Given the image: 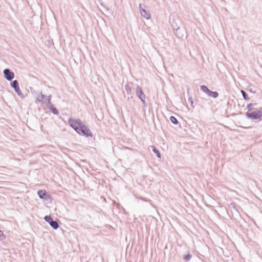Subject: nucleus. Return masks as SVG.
I'll return each mask as SVG.
<instances>
[{
  "label": "nucleus",
  "instance_id": "7",
  "mask_svg": "<svg viewBox=\"0 0 262 262\" xmlns=\"http://www.w3.org/2000/svg\"><path fill=\"white\" fill-rule=\"evenodd\" d=\"M38 197L42 200L49 201L52 199L51 196L45 189H41L37 191Z\"/></svg>",
  "mask_w": 262,
  "mask_h": 262
},
{
  "label": "nucleus",
  "instance_id": "15",
  "mask_svg": "<svg viewBox=\"0 0 262 262\" xmlns=\"http://www.w3.org/2000/svg\"><path fill=\"white\" fill-rule=\"evenodd\" d=\"M229 206L231 208L233 209L236 212H239L238 208H240V207L236 205L235 203H231Z\"/></svg>",
  "mask_w": 262,
  "mask_h": 262
},
{
  "label": "nucleus",
  "instance_id": "14",
  "mask_svg": "<svg viewBox=\"0 0 262 262\" xmlns=\"http://www.w3.org/2000/svg\"><path fill=\"white\" fill-rule=\"evenodd\" d=\"M177 20L179 21V19H173L172 21H170V25L172 27L173 31L176 30V29L179 27L177 23Z\"/></svg>",
  "mask_w": 262,
  "mask_h": 262
},
{
  "label": "nucleus",
  "instance_id": "22",
  "mask_svg": "<svg viewBox=\"0 0 262 262\" xmlns=\"http://www.w3.org/2000/svg\"><path fill=\"white\" fill-rule=\"evenodd\" d=\"M49 97H50V102H51V98H52V96L51 95L48 96H46L45 99H44V100L47 102V105L49 104V99H48L49 98H48Z\"/></svg>",
  "mask_w": 262,
  "mask_h": 262
},
{
  "label": "nucleus",
  "instance_id": "21",
  "mask_svg": "<svg viewBox=\"0 0 262 262\" xmlns=\"http://www.w3.org/2000/svg\"><path fill=\"white\" fill-rule=\"evenodd\" d=\"M97 1L106 11L109 10V8L104 5L102 0H97Z\"/></svg>",
  "mask_w": 262,
  "mask_h": 262
},
{
  "label": "nucleus",
  "instance_id": "26",
  "mask_svg": "<svg viewBox=\"0 0 262 262\" xmlns=\"http://www.w3.org/2000/svg\"><path fill=\"white\" fill-rule=\"evenodd\" d=\"M249 91H250V92H252V93H255V92L253 91L252 90V89H249Z\"/></svg>",
  "mask_w": 262,
  "mask_h": 262
},
{
  "label": "nucleus",
  "instance_id": "13",
  "mask_svg": "<svg viewBox=\"0 0 262 262\" xmlns=\"http://www.w3.org/2000/svg\"><path fill=\"white\" fill-rule=\"evenodd\" d=\"M151 147L152 148V150L153 152L156 154V156L158 158L161 159V153L160 152V151L154 146H151Z\"/></svg>",
  "mask_w": 262,
  "mask_h": 262
},
{
  "label": "nucleus",
  "instance_id": "3",
  "mask_svg": "<svg viewBox=\"0 0 262 262\" xmlns=\"http://www.w3.org/2000/svg\"><path fill=\"white\" fill-rule=\"evenodd\" d=\"M44 220L47 222L54 229H57L59 227V221L58 219L53 220L50 215H46L44 217Z\"/></svg>",
  "mask_w": 262,
  "mask_h": 262
},
{
  "label": "nucleus",
  "instance_id": "12",
  "mask_svg": "<svg viewBox=\"0 0 262 262\" xmlns=\"http://www.w3.org/2000/svg\"><path fill=\"white\" fill-rule=\"evenodd\" d=\"M174 32L176 35L179 38H182L184 36V34L183 33L181 32L180 27H178L176 29V30L174 31Z\"/></svg>",
  "mask_w": 262,
  "mask_h": 262
},
{
  "label": "nucleus",
  "instance_id": "9",
  "mask_svg": "<svg viewBox=\"0 0 262 262\" xmlns=\"http://www.w3.org/2000/svg\"><path fill=\"white\" fill-rule=\"evenodd\" d=\"M136 92L137 96L140 100L145 99V95L144 94L143 91L140 86L137 85Z\"/></svg>",
  "mask_w": 262,
  "mask_h": 262
},
{
  "label": "nucleus",
  "instance_id": "5",
  "mask_svg": "<svg viewBox=\"0 0 262 262\" xmlns=\"http://www.w3.org/2000/svg\"><path fill=\"white\" fill-rule=\"evenodd\" d=\"M10 85L14 89L18 96H19L21 98H24L25 96L19 88V83L17 80L12 81L10 82Z\"/></svg>",
  "mask_w": 262,
  "mask_h": 262
},
{
  "label": "nucleus",
  "instance_id": "10",
  "mask_svg": "<svg viewBox=\"0 0 262 262\" xmlns=\"http://www.w3.org/2000/svg\"><path fill=\"white\" fill-rule=\"evenodd\" d=\"M49 99V104L47 105V107L50 110V111L54 115H58L59 114V111L55 107V106L50 102V97L48 98Z\"/></svg>",
  "mask_w": 262,
  "mask_h": 262
},
{
  "label": "nucleus",
  "instance_id": "18",
  "mask_svg": "<svg viewBox=\"0 0 262 262\" xmlns=\"http://www.w3.org/2000/svg\"><path fill=\"white\" fill-rule=\"evenodd\" d=\"M241 93L242 94V96L245 100L247 101V100H249L250 99V98L249 97L248 94L245 91L241 90Z\"/></svg>",
  "mask_w": 262,
  "mask_h": 262
},
{
  "label": "nucleus",
  "instance_id": "24",
  "mask_svg": "<svg viewBox=\"0 0 262 262\" xmlns=\"http://www.w3.org/2000/svg\"><path fill=\"white\" fill-rule=\"evenodd\" d=\"M188 102L190 103V104L191 106L193 107V100H192V98L191 97H190L188 98Z\"/></svg>",
  "mask_w": 262,
  "mask_h": 262
},
{
  "label": "nucleus",
  "instance_id": "1",
  "mask_svg": "<svg viewBox=\"0 0 262 262\" xmlns=\"http://www.w3.org/2000/svg\"><path fill=\"white\" fill-rule=\"evenodd\" d=\"M69 125L79 135L85 137H92L93 134L89 127L80 119L70 118L68 120Z\"/></svg>",
  "mask_w": 262,
  "mask_h": 262
},
{
  "label": "nucleus",
  "instance_id": "4",
  "mask_svg": "<svg viewBox=\"0 0 262 262\" xmlns=\"http://www.w3.org/2000/svg\"><path fill=\"white\" fill-rule=\"evenodd\" d=\"M200 89L208 96L216 98L219 96V93L216 91H212L210 90L208 87L205 85L200 86Z\"/></svg>",
  "mask_w": 262,
  "mask_h": 262
},
{
  "label": "nucleus",
  "instance_id": "16",
  "mask_svg": "<svg viewBox=\"0 0 262 262\" xmlns=\"http://www.w3.org/2000/svg\"><path fill=\"white\" fill-rule=\"evenodd\" d=\"M46 95L42 94V93H39L37 98H36V101L38 102H41L42 100L45 99Z\"/></svg>",
  "mask_w": 262,
  "mask_h": 262
},
{
  "label": "nucleus",
  "instance_id": "17",
  "mask_svg": "<svg viewBox=\"0 0 262 262\" xmlns=\"http://www.w3.org/2000/svg\"><path fill=\"white\" fill-rule=\"evenodd\" d=\"M169 120L173 124L175 125H177L179 123L178 120L174 116H170L169 118Z\"/></svg>",
  "mask_w": 262,
  "mask_h": 262
},
{
  "label": "nucleus",
  "instance_id": "25",
  "mask_svg": "<svg viewBox=\"0 0 262 262\" xmlns=\"http://www.w3.org/2000/svg\"><path fill=\"white\" fill-rule=\"evenodd\" d=\"M140 100L142 101V103H143V104L144 105V107L146 106V101H145V99H141Z\"/></svg>",
  "mask_w": 262,
  "mask_h": 262
},
{
  "label": "nucleus",
  "instance_id": "2",
  "mask_svg": "<svg viewBox=\"0 0 262 262\" xmlns=\"http://www.w3.org/2000/svg\"><path fill=\"white\" fill-rule=\"evenodd\" d=\"M245 115L248 119L260 120L262 117V108L251 112H247Z\"/></svg>",
  "mask_w": 262,
  "mask_h": 262
},
{
  "label": "nucleus",
  "instance_id": "23",
  "mask_svg": "<svg viewBox=\"0 0 262 262\" xmlns=\"http://www.w3.org/2000/svg\"><path fill=\"white\" fill-rule=\"evenodd\" d=\"M142 201H145V202H150V204H151V200L148 199H146V198H139Z\"/></svg>",
  "mask_w": 262,
  "mask_h": 262
},
{
  "label": "nucleus",
  "instance_id": "6",
  "mask_svg": "<svg viewBox=\"0 0 262 262\" xmlns=\"http://www.w3.org/2000/svg\"><path fill=\"white\" fill-rule=\"evenodd\" d=\"M3 74L4 78L8 81L11 82L14 78V73L9 69H5L3 71Z\"/></svg>",
  "mask_w": 262,
  "mask_h": 262
},
{
  "label": "nucleus",
  "instance_id": "20",
  "mask_svg": "<svg viewBox=\"0 0 262 262\" xmlns=\"http://www.w3.org/2000/svg\"><path fill=\"white\" fill-rule=\"evenodd\" d=\"M253 106L254 104L252 103H250L248 104L247 108L248 109L249 112H251L253 110Z\"/></svg>",
  "mask_w": 262,
  "mask_h": 262
},
{
  "label": "nucleus",
  "instance_id": "8",
  "mask_svg": "<svg viewBox=\"0 0 262 262\" xmlns=\"http://www.w3.org/2000/svg\"><path fill=\"white\" fill-rule=\"evenodd\" d=\"M142 4H139V9L141 15L146 19H149L151 17V15L148 11L142 7Z\"/></svg>",
  "mask_w": 262,
  "mask_h": 262
},
{
  "label": "nucleus",
  "instance_id": "19",
  "mask_svg": "<svg viewBox=\"0 0 262 262\" xmlns=\"http://www.w3.org/2000/svg\"><path fill=\"white\" fill-rule=\"evenodd\" d=\"M192 257V255L190 253H187V254H184L183 256V259L186 261H189Z\"/></svg>",
  "mask_w": 262,
  "mask_h": 262
},
{
  "label": "nucleus",
  "instance_id": "11",
  "mask_svg": "<svg viewBox=\"0 0 262 262\" xmlns=\"http://www.w3.org/2000/svg\"><path fill=\"white\" fill-rule=\"evenodd\" d=\"M132 82H127L125 85V90L128 95H130L132 94V85H133Z\"/></svg>",
  "mask_w": 262,
  "mask_h": 262
}]
</instances>
